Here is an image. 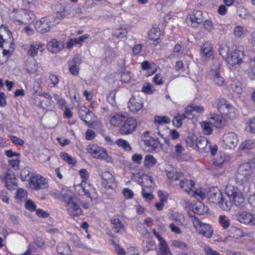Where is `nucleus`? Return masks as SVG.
Segmentation results:
<instances>
[{"label":"nucleus","mask_w":255,"mask_h":255,"mask_svg":"<svg viewBox=\"0 0 255 255\" xmlns=\"http://www.w3.org/2000/svg\"><path fill=\"white\" fill-rule=\"evenodd\" d=\"M226 197L227 199L225 203L222 204L221 209L224 211H230L233 205L239 208L244 207L246 203L242 192L237 187L231 185L226 188Z\"/></svg>","instance_id":"1"},{"label":"nucleus","mask_w":255,"mask_h":255,"mask_svg":"<svg viewBox=\"0 0 255 255\" xmlns=\"http://www.w3.org/2000/svg\"><path fill=\"white\" fill-rule=\"evenodd\" d=\"M255 168V163L253 161L245 162L240 165L235 175L236 181L240 184H243L249 181Z\"/></svg>","instance_id":"2"},{"label":"nucleus","mask_w":255,"mask_h":255,"mask_svg":"<svg viewBox=\"0 0 255 255\" xmlns=\"http://www.w3.org/2000/svg\"><path fill=\"white\" fill-rule=\"evenodd\" d=\"M13 18L22 24H27L33 22L35 18L32 11H28L26 9H18L13 11Z\"/></svg>","instance_id":"3"},{"label":"nucleus","mask_w":255,"mask_h":255,"mask_svg":"<svg viewBox=\"0 0 255 255\" xmlns=\"http://www.w3.org/2000/svg\"><path fill=\"white\" fill-rule=\"evenodd\" d=\"M217 107L221 114L227 116L231 119L235 118V109L226 99L221 98L217 100Z\"/></svg>","instance_id":"4"},{"label":"nucleus","mask_w":255,"mask_h":255,"mask_svg":"<svg viewBox=\"0 0 255 255\" xmlns=\"http://www.w3.org/2000/svg\"><path fill=\"white\" fill-rule=\"evenodd\" d=\"M192 222L199 234L207 238H210L212 236L213 231L210 225L202 223L196 217L192 218Z\"/></svg>","instance_id":"5"},{"label":"nucleus","mask_w":255,"mask_h":255,"mask_svg":"<svg viewBox=\"0 0 255 255\" xmlns=\"http://www.w3.org/2000/svg\"><path fill=\"white\" fill-rule=\"evenodd\" d=\"M208 197L210 202L218 204L221 208L222 204L225 203L226 193L223 195L218 188H213L211 189L207 194Z\"/></svg>","instance_id":"6"},{"label":"nucleus","mask_w":255,"mask_h":255,"mask_svg":"<svg viewBox=\"0 0 255 255\" xmlns=\"http://www.w3.org/2000/svg\"><path fill=\"white\" fill-rule=\"evenodd\" d=\"M202 22V12L200 10H194L192 13L189 14L186 18L187 25L192 27H198Z\"/></svg>","instance_id":"7"},{"label":"nucleus","mask_w":255,"mask_h":255,"mask_svg":"<svg viewBox=\"0 0 255 255\" xmlns=\"http://www.w3.org/2000/svg\"><path fill=\"white\" fill-rule=\"evenodd\" d=\"M238 137L234 132H229L223 136V146L226 149H234L238 142Z\"/></svg>","instance_id":"8"},{"label":"nucleus","mask_w":255,"mask_h":255,"mask_svg":"<svg viewBox=\"0 0 255 255\" xmlns=\"http://www.w3.org/2000/svg\"><path fill=\"white\" fill-rule=\"evenodd\" d=\"M137 122L133 118H128L125 123L121 127L120 133L122 135L131 133L135 129Z\"/></svg>","instance_id":"9"},{"label":"nucleus","mask_w":255,"mask_h":255,"mask_svg":"<svg viewBox=\"0 0 255 255\" xmlns=\"http://www.w3.org/2000/svg\"><path fill=\"white\" fill-rule=\"evenodd\" d=\"M88 152L94 157L98 159H105L107 157L106 151L95 144H91L87 148Z\"/></svg>","instance_id":"10"},{"label":"nucleus","mask_w":255,"mask_h":255,"mask_svg":"<svg viewBox=\"0 0 255 255\" xmlns=\"http://www.w3.org/2000/svg\"><path fill=\"white\" fill-rule=\"evenodd\" d=\"M244 57V54L242 51L235 49L228 56L227 62L231 65L234 66L241 62Z\"/></svg>","instance_id":"11"},{"label":"nucleus","mask_w":255,"mask_h":255,"mask_svg":"<svg viewBox=\"0 0 255 255\" xmlns=\"http://www.w3.org/2000/svg\"><path fill=\"white\" fill-rule=\"evenodd\" d=\"M5 185L9 190L15 189L17 187L16 179L13 171L8 169L5 176Z\"/></svg>","instance_id":"12"},{"label":"nucleus","mask_w":255,"mask_h":255,"mask_svg":"<svg viewBox=\"0 0 255 255\" xmlns=\"http://www.w3.org/2000/svg\"><path fill=\"white\" fill-rule=\"evenodd\" d=\"M45 179L42 176L37 175L30 178L29 185L34 190L42 189L45 186Z\"/></svg>","instance_id":"13"},{"label":"nucleus","mask_w":255,"mask_h":255,"mask_svg":"<svg viewBox=\"0 0 255 255\" xmlns=\"http://www.w3.org/2000/svg\"><path fill=\"white\" fill-rule=\"evenodd\" d=\"M237 219L241 223L255 225V215L252 214L242 212L237 215Z\"/></svg>","instance_id":"14"},{"label":"nucleus","mask_w":255,"mask_h":255,"mask_svg":"<svg viewBox=\"0 0 255 255\" xmlns=\"http://www.w3.org/2000/svg\"><path fill=\"white\" fill-rule=\"evenodd\" d=\"M143 107V101L139 96H132L128 103V107L132 112H136Z\"/></svg>","instance_id":"15"},{"label":"nucleus","mask_w":255,"mask_h":255,"mask_svg":"<svg viewBox=\"0 0 255 255\" xmlns=\"http://www.w3.org/2000/svg\"><path fill=\"white\" fill-rule=\"evenodd\" d=\"M92 188L91 185L86 182H82L81 184L74 186L75 190L79 195H86L87 197L90 198L91 201L92 200V198L90 191Z\"/></svg>","instance_id":"16"},{"label":"nucleus","mask_w":255,"mask_h":255,"mask_svg":"<svg viewBox=\"0 0 255 255\" xmlns=\"http://www.w3.org/2000/svg\"><path fill=\"white\" fill-rule=\"evenodd\" d=\"M34 26L36 31L40 33L47 32L50 29L49 22L45 18H42L36 21Z\"/></svg>","instance_id":"17"},{"label":"nucleus","mask_w":255,"mask_h":255,"mask_svg":"<svg viewBox=\"0 0 255 255\" xmlns=\"http://www.w3.org/2000/svg\"><path fill=\"white\" fill-rule=\"evenodd\" d=\"M67 210L69 215L72 217L79 216L82 213V210L76 200L67 205Z\"/></svg>","instance_id":"18"},{"label":"nucleus","mask_w":255,"mask_h":255,"mask_svg":"<svg viewBox=\"0 0 255 255\" xmlns=\"http://www.w3.org/2000/svg\"><path fill=\"white\" fill-rule=\"evenodd\" d=\"M45 49V45L41 43H32L29 45V49L27 51V54L34 57L37 55L38 52L41 53Z\"/></svg>","instance_id":"19"},{"label":"nucleus","mask_w":255,"mask_h":255,"mask_svg":"<svg viewBox=\"0 0 255 255\" xmlns=\"http://www.w3.org/2000/svg\"><path fill=\"white\" fill-rule=\"evenodd\" d=\"M64 43L55 39H51L47 44L48 50L52 53H57L64 48Z\"/></svg>","instance_id":"20"},{"label":"nucleus","mask_w":255,"mask_h":255,"mask_svg":"<svg viewBox=\"0 0 255 255\" xmlns=\"http://www.w3.org/2000/svg\"><path fill=\"white\" fill-rule=\"evenodd\" d=\"M102 184L107 188H112L115 179L113 176L108 171H105L101 174Z\"/></svg>","instance_id":"21"},{"label":"nucleus","mask_w":255,"mask_h":255,"mask_svg":"<svg viewBox=\"0 0 255 255\" xmlns=\"http://www.w3.org/2000/svg\"><path fill=\"white\" fill-rule=\"evenodd\" d=\"M26 70L29 74L35 73L37 70V63L33 58H28L25 62Z\"/></svg>","instance_id":"22"},{"label":"nucleus","mask_w":255,"mask_h":255,"mask_svg":"<svg viewBox=\"0 0 255 255\" xmlns=\"http://www.w3.org/2000/svg\"><path fill=\"white\" fill-rule=\"evenodd\" d=\"M179 184L181 189L187 193H189L194 186L195 183L192 180H188L187 179H184L183 178L181 179L180 181H179Z\"/></svg>","instance_id":"23"},{"label":"nucleus","mask_w":255,"mask_h":255,"mask_svg":"<svg viewBox=\"0 0 255 255\" xmlns=\"http://www.w3.org/2000/svg\"><path fill=\"white\" fill-rule=\"evenodd\" d=\"M79 115L81 119L86 124L89 125V122L86 119H89V117L93 116V113L86 107H82L79 110Z\"/></svg>","instance_id":"24"},{"label":"nucleus","mask_w":255,"mask_h":255,"mask_svg":"<svg viewBox=\"0 0 255 255\" xmlns=\"http://www.w3.org/2000/svg\"><path fill=\"white\" fill-rule=\"evenodd\" d=\"M213 47L208 41L205 42L201 48V54L207 57H210L213 54Z\"/></svg>","instance_id":"25"},{"label":"nucleus","mask_w":255,"mask_h":255,"mask_svg":"<svg viewBox=\"0 0 255 255\" xmlns=\"http://www.w3.org/2000/svg\"><path fill=\"white\" fill-rule=\"evenodd\" d=\"M111 223L113 225V229L116 233H123L125 231L124 226L118 218H112Z\"/></svg>","instance_id":"26"},{"label":"nucleus","mask_w":255,"mask_h":255,"mask_svg":"<svg viewBox=\"0 0 255 255\" xmlns=\"http://www.w3.org/2000/svg\"><path fill=\"white\" fill-rule=\"evenodd\" d=\"M210 123L212 126L216 128H220L222 125V117L217 114H213L209 119Z\"/></svg>","instance_id":"27"},{"label":"nucleus","mask_w":255,"mask_h":255,"mask_svg":"<svg viewBox=\"0 0 255 255\" xmlns=\"http://www.w3.org/2000/svg\"><path fill=\"white\" fill-rule=\"evenodd\" d=\"M126 119L125 115L123 114H116L114 115L111 119V124L114 126L117 127Z\"/></svg>","instance_id":"28"},{"label":"nucleus","mask_w":255,"mask_h":255,"mask_svg":"<svg viewBox=\"0 0 255 255\" xmlns=\"http://www.w3.org/2000/svg\"><path fill=\"white\" fill-rule=\"evenodd\" d=\"M61 195L63 201L68 204L69 203L75 200V198L72 195L69 190H62L61 192Z\"/></svg>","instance_id":"29"},{"label":"nucleus","mask_w":255,"mask_h":255,"mask_svg":"<svg viewBox=\"0 0 255 255\" xmlns=\"http://www.w3.org/2000/svg\"><path fill=\"white\" fill-rule=\"evenodd\" d=\"M171 246L176 249H179L183 251H187L188 249L187 245L184 242L179 240H172Z\"/></svg>","instance_id":"30"},{"label":"nucleus","mask_w":255,"mask_h":255,"mask_svg":"<svg viewBox=\"0 0 255 255\" xmlns=\"http://www.w3.org/2000/svg\"><path fill=\"white\" fill-rule=\"evenodd\" d=\"M160 32L158 28H152L148 33L149 38L152 41L159 42Z\"/></svg>","instance_id":"31"},{"label":"nucleus","mask_w":255,"mask_h":255,"mask_svg":"<svg viewBox=\"0 0 255 255\" xmlns=\"http://www.w3.org/2000/svg\"><path fill=\"white\" fill-rule=\"evenodd\" d=\"M211 75L212 76L213 80L216 85L218 86H224L225 85L224 78L220 75L218 72L215 71L214 74H211Z\"/></svg>","instance_id":"32"},{"label":"nucleus","mask_w":255,"mask_h":255,"mask_svg":"<svg viewBox=\"0 0 255 255\" xmlns=\"http://www.w3.org/2000/svg\"><path fill=\"white\" fill-rule=\"evenodd\" d=\"M208 211V208L207 206H206L200 202L193 207L194 212L199 215H203L205 213H207Z\"/></svg>","instance_id":"33"},{"label":"nucleus","mask_w":255,"mask_h":255,"mask_svg":"<svg viewBox=\"0 0 255 255\" xmlns=\"http://www.w3.org/2000/svg\"><path fill=\"white\" fill-rule=\"evenodd\" d=\"M186 119V117L184 115L177 114L175 116L172 121V124L174 127L177 128H180L182 125V121L184 119Z\"/></svg>","instance_id":"34"},{"label":"nucleus","mask_w":255,"mask_h":255,"mask_svg":"<svg viewBox=\"0 0 255 255\" xmlns=\"http://www.w3.org/2000/svg\"><path fill=\"white\" fill-rule=\"evenodd\" d=\"M255 146V143L252 139H247L243 141L239 146L241 150H248L253 148Z\"/></svg>","instance_id":"35"},{"label":"nucleus","mask_w":255,"mask_h":255,"mask_svg":"<svg viewBox=\"0 0 255 255\" xmlns=\"http://www.w3.org/2000/svg\"><path fill=\"white\" fill-rule=\"evenodd\" d=\"M116 143L119 146L122 147L126 150L130 151L131 149L130 145L126 140L119 139L116 141Z\"/></svg>","instance_id":"36"},{"label":"nucleus","mask_w":255,"mask_h":255,"mask_svg":"<svg viewBox=\"0 0 255 255\" xmlns=\"http://www.w3.org/2000/svg\"><path fill=\"white\" fill-rule=\"evenodd\" d=\"M158 255H172L167 243L159 246Z\"/></svg>","instance_id":"37"},{"label":"nucleus","mask_w":255,"mask_h":255,"mask_svg":"<svg viewBox=\"0 0 255 255\" xmlns=\"http://www.w3.org/2000/svg\"><path fill=\"white\" fill-rule=\"evenodd\" d=\"M64 249H68L69 251V252L70 253H71L70 246L65 243H61L57 246V252L58 254L61 255H67L68 254H65L63 251Z\"/></svg>","instance_id":"38"},{"label":"nucleus","mask_w":255,"mask_h":255,"mask_svg":"<svg viewBox=\"0 0 255 255\" xmlns=\"http://www.w3.org/2000/svg\"><path fill=\"white\" fill-rule=\"evenodd\" d=\"M60 157L69 164L74 165L76 163L75 159L69 156V154L66 152H61L60 153Z\"/></svg>","instance_id":"39"},{"label":"nucleus","mask_w":255,"mask_h":255,"mask_svg":"<svg viewBox=\"0 0 255 255\" xmlns=\"http://www.w3.org/2000/svg\"><path fill=\"white\" fill-rule=\"evenodd\" d=\"M156 162V159L151 155H147L145 157L144 165L147 167L153 166Z\"/></svg>","instance_id":"40"},{"label":"nucleus","mask_w":255,"mask_h":255,"mask_svg":"<svg viewBox=\"0 0 255 255\" xmlns=\"http://www.w3.org/2000/svg\"><path fill=\"white\" fill-rule=\"evenodd\" d=\"M154 122L158 124H169L170 122V119L166 116H156L154 117Z\"/></svg>","instance_id":"41"},{"label":"nucleus","mask_w":255,"mask_h":255,"mask_svg":"<svg viewBox=\"0 0 255 255\" xmlns=\"http://www.w3.org/2000/svg\"><path fill=\"white\" fill-rule=\"evenodd\" d=\"M219 222L221 226L224 229L228 228L230 225V221L229 219L224 215H221L219 217Z\"/></svg>","instance_id":"42"},{"label":"nucleus","mask_w":255,"mask_h":255,"mask_svg":"<svg viewBox=\"0 0 255 255\" xmlns=\"http://www.w3.org/2000/svg\"><path fill=\"white\" fill-rule=\"evenodd\" d=\"M212 125L210 123V121L203 122L201 123V127L203 128V132L205 134H210L212 132V129L211 127Z\"/></svg>","instance_id":"43"},{"label":"nucleus","mask_w":255,"mask_h":255,"mask_svg":"<svg viewBox=\"0 0 255 255\" xmlns=\"http://www.w3.org/2000/svg\"><path fill=\"white\" fill-rule=\"evenodd\" d=\"M116 91L115 90L112 91L108 95L107 100L113 107L116 106V102L115 100Z\"/></svg>","instance_id":"44"},{"label":"nucleus","mask_w":255,"mask_h":255,"mask_svg":"<svg viewBox=\"0 0 255 255\" xmlns=\"http://www.w3.org/2000/svg\"><path fill=\"white\" fill-rule=\"evenodd\" d=\"M207 143V140L205 137L197 138L196 146L198 149H203L206 147Z\"/></svg>","instance_id":"45"},{"label":"nucleus","mask_w":255,"mask_h":255,"mask_svg":"<svg viewBox=\"0 0 255 255\" xmlns=\"http://www.w3.org/2000/svg\"><path fill=\"white\" fill-rule=\"evenodd\" d=\"M32 98L34 101V104L37 106L45 108L44 100L40 97L39 94H34L32 95Z\"/></svg>","instance_id":"46"},{"label":"nucleus","mask_w":255,"mask_h":255,"mask_svg":"<svg viewBox=\"0 0 255 255\" xmlns=\"http://www.w3.org/2000/svg\"><path fill=\"white\" fill-rule=\"evenodd\" d=\"M30 168L28 167H25L21 170L20 176L22 181H27L30 175Z\"/></svg>","instance_id":"47"},{"label":"nucleus","mask_w":255,"mask_h":255,"mask_svg":"<svg viewBox=\"0 0 255 255\" xmlns=\"http://www.w3.org/2000/svg\"><path fill=\"white\" fill-rule=\"evenodd\" d=\"M238 15L242 18H246L249 15L248 10L243 6H240L237 9Z\"/></svg>","instance_id":"48"},{"label":"nucleus","mask_w":255,"mask_h":255,"mask_svg":"<svg viewBox=\"0 0 255 255\" xmlns=\"http://www.w3.org/2000/svg\"><path fill=\"white\" fill-rule=\"evenodd\" d=\"M232 88L234 92L238 94L242 92V84L238 81H234L232 83Z\"/></svg>","instance_id":"49"},{"label":"nucleus","mask_w":255,"mask_h":255,"mask_svg":"<svg viewBox=\"0 0 255 255\" xmlns=\"http://www.w3.org/2000/svg\"><path fill=\"white\" fill-rule=\"evenodd\" d=\"M183 177V174L181 172H176L175 175L173 176L172 178L169 180V182L170 184H173L174 185H177V183H174L177 180H179L180 181L181 179H182Z\"/></svg>","instance_id":"50"},{"label":"nucleus","mask_w":255,"mask_h":255,"mask_svg":"<svg viewBox=\"0 0 255 255\" xmlns=\"http://www.w3.org/2000/svg\"><path fill=\"white\" fill-rule=\"evenodd\" d=\"M127 30L125 28H120L118 29L114 33V35L118 38H123L126 37Z\"/></svg>","instance_id":"51"},{"label":"nucleus","mask_w":255,"mask_h":255,"mask_svg":"<svg viewBox=\"0 0 255 255\" xmlns=\"http://www.w3.org/2000/svg\"><path fill=\"white\" fill-rule=\"evenodd\" d=\"M27 196V192L23 189L19 188L17 190L15 197L21 201L24 200Z\"/></svg>","instance_id":"52"},{"label":"nucleus","mask_w":255,"mask_h":255,"mask_svg":"<svg viewBox=\"0 0 255 255\" xmlns=\"http://www.w3.org/2000/svg\"><path fill=\"white\" fill-rule=\"evenodd\" d=\"M39 95H40V97H41V98L43 97V98H45L46 99L48 100V101H46V103H45V104L44 103L45 108H47L49 107V105H51L50 101L52 99V97L49 93L40 92V93H39Z\"/></svg>","instance_id":"53"},{"label":"nucleus","mask_w":255,"mask_h":255,"mask_svg":"<svg viewBox=\"0 0 255 255\" xmlns=\"http://www.w3.org/2000/svg\"><path fill=\"white\" fill-rule=\"evenodd\" d=\"M26 208L30 211L36 210V206L31 200H28L25 203Z\"/></svg>","instance_id":"54"},{"label":"nucleus","mask_w":255,"mask_h":255,"mask_svg":"<svg viewBox=\"0 0 255 255\" xmlns=\"http://www.w3.org/2000/svg\"><path fill=\"white\" fill-rule=\"evenodd\" d=\"M220 62L218 60H215L211 67L210 74H214V72H215V71L218 72V70L220 69Z\"/></svg>","instance_id":"55"},{"label":"nucleus","mask_w":255,"mask_h":255,"mask_svg":"<svg viewBox=\"0 0 255 255\" xmlns=\"http://www.w3.org/2000/svg\"><path fill=\"white\" fill-rule=\"evenodd\" d=\"M96 136L95 131L92 129H88L85 133V138L87 140H91Z\"/></svg>","instance_id":"56"},{"label":"nucleus","mask_w":255,"mask_h":255,"mask_svg":"<svg viewBox=\"0 0 255 255\" xmlns=\"http://www.w3.org/2000/svg\"><path fill=\"white\" fill-rule=\"evenodd\" d=\"M141 194L145 200H151L154 197L153 195L151 192L147 191L144 188L142 189Z\"/></svg>","instance_id":"57"},{"label":"nucleus","mask_w":255,"mask_h":255,"mask_svg":"<svg viewBox=\"0 0 255 255\" xmlns=\"http://www.w3.org/2000/svg\"><path fill=\"white\" fill-rule=\"evenodd\" d=\"M33 243L38 248L43 246L45 244L44 241L40 237H36L33 240Z\"/></svg>","instance_id":"58"},{"label":"nucleus","mask_w":255,"mask_h":255,"mask_svg":"<svg viewBox=\"0 0 255 255\" xmlns=\"http://www.w3.org/2000/svg\"><path fill=\"white\" fill-rule=\"evenodd\" d=\"M244 28L240 25L236 26L234 29V34L236 36L240 37L244 34Z\"/></svg>","instance_id":"59"},{"label":"nucleus","mask_w":255,"mask_h":255,"mask_svg":"<svg viewBox=\"0 0 255 255\" xmlns=\"http://www.w3.org/2000/svg\"><path fill=\"white\" fill-rule=\"evenodd\" d=\"M121 80L124 83H128L131 79V76L128 72H124L121 74Z\"/></svg>","instance_id":"60"},{"label":"nucleus","mask_w":255,"mask_h":255,"mask_svg":"<svg viewBox=\"0 0 255 255\" xmlns=\"http://www.w3.org/2000/svg\"><path fill=\"white\" fill-rule=\"evenodd\" d=\"M10 139L13 143L19 145H22L24 143L23 140L14 135L10 136Z\"/></svg>","instance_id":"61"},{"label":"nucleus","mask_w":255,"mask_h":255,"mask_svg":"<svg viewBox=\"0 0 255 255\" xmlns=\"http://www.w3.org/2000/svg\"><path fill=\"white\" fill-rule=\"evenodd\" d=\"M123 193L124 196L126 199H131L133 196V192L128 188H125L123 189Z\"/></svg>","instance_id":"62"},{"label":"nucleus","mask_w":255,"mask_h":255,"mask_svg":"<svg viewBox=\"0 0 255 255\" xmlns=\"http://www.w3.org/2000/svg\"><path fill=\"white\" fill-rule=\"evenodd\" d=\"M49 78L51 81L52 87H56L59 81L58 76L54 74H50L49 75Z\"/></svg>","instance_id":"63"},{"label":"nucleus","mask_w":255,"mask_h":255,"mask_svg":"<svg viewBox=\"0 0 255 255\" xmlns=\"http://www.w3.org/2000/svg\"><path fill=\"white\" fill-rule=\"evenodd\" d=\"M249 127L248 131L251 133H255V117L250 120Z\"/></svg>","instance_id":"64"}]
</instances>
